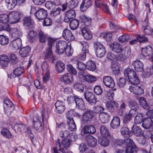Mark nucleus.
I'll list each match as a JSON object with an SVG mask.
<instances>
[{"instance_id": "4c0bfd02", "label": "nucleus", "mask_w": 153, "mask_h": 153, "mask_svg": "<svg viewBox=\"0 0 153 153\" xmlns=\"http://www.w3.org/2000/svg\"><path fill=\"white\" fill-rule=\"evenodd\" d=\"M56 71L59 73H61L64 71L65 65L62 62L59 61L56 63Z\"/></svg>"}, {"instance_id": "8fccbe9b", "label": "nucleus", "mask_w": 153, "mask_h": 153, "mask_svg": "<svg viewBox=\"0 0 153 153\" xmlns=\"http://www.w3.org/2000/svg\"><path fill=\"white\" fill-rule=\"evenodd\" d=\"M24 72V69L23 67H19L16 68L13 71V73L15 76L18 77L22 75Z\"/></svg>"}, {"instance_id": "7c9ffc66", "label": "nucleus", "mask_w": 153, "mask_h": 153, "mask_svg": "<svg viewBox=\"0 0 153 153\" xmlns=\"http://www.w3.org/2000/svg\"><path fill=\"white\" fill-rule=\"evenodd\" d=\"M91 5L90 0H83L80 6V10L82 11H85Z\"/></svg>"}, {"instance_id": "052dcab7", "label": "nucleus", "mask_w": 153, "mask_h": 153, "mask_svg": "<svg viewBox=\"0 0 153 153\" xmlns=\"http://www.w3.org/2000/svg\"><path fill=\"white\" fill-rule=\"evenodd\" d=\"M67 68L68 71L71 74L74 75L76 74L77 73L76 69L74 68L72 65L70 64L67 65Z\"/></svg>"}, {"instance_id": "6e6d98bb", "label": "nucleus", "mask_w": 153, "mask_h": 153, "mask_svg": "<svg viewBox=\"0 0 153 153\" xmlns=\"http://www.w3.org/2000/svg\"><path fill=\"white\" fill-rule=\"evenodd\" d=\"M39 41L41 42L44 43L47 40V36L42 31L39 32Z\"/></svg>"}, {"instance_id": "de8ad7c7", "label": "nucleus", "mask_w": 153, "mask_h": 153, "mask_svg": "<svg viewBox=\"0 0 153 153\" xmlns=\"http://www.w3.org/2000/svg\"><path fill=\"white\" fill-rule=\"evenodd\" d=\"M86 68L90 71H94L96 69L95 63L92 61H88L86 65Z\"/></svg>"}, {"instance_id": "cd10ccee", "label": "nucleus", "mask_w": 153, "mask_h": 153, "mask_svg": "<svg viewBox=\"0 0 153 153\" xmlns=\"http://www.w3.org/2000/svg\"><path fill=\"white\" fill-rule=\"evenodd\" d=\"M27 126L22 124H16L13 126V129L16 132H23L26 131Z\"/></svg>"}, {"instance_id": "20e7f679", "label": "nucleus", "mask_w": 153, "mask_h": 153, "mask_svg": "<svg viewBox=\"0 0 153 153\" xmlns=\"http://www.w3.org/2000/svg\"><path fill=\"white\" fill-rule=\"evenodd\" d=\"M73 111H68L66 114V117L67 119V125L68 129L71 131H75L76 130V125L73 119Z\"/></svg>"}, {"instance_id": "5fc2aeb1", "label": "nucleus", "mask_w": 153, "mask_h": 153, "mask_svg": "<svg viewBox=\"0 0 153 153\" xmlns=\"http://www.w3.org/2000/svg\"><path fill=\"white\" fill-rule=\"evenodd\" d=\"M7 4V7L9 9H12L14 8L17 4L16 0H5Z\"/></svg>"}, {"instance_id": "9d476101", "label": "nucleus", "mask_w": 153, "mask_h": 153, "mask_svg": "<svg viewBox=\"0 0 153 153\" xmlns=\"http://www.w3.org/2000/svg\"><path fill=\"white\" fill-rule=\"evenodd\" d=\"M84 96L86 100L91 105L95 104L96 102V98L92 92L86 91L84 92Z\"/></svg>"}, {"instance_id": "603ef678", "label": "nucleus", "mask_w": 153, "mask_h": 153, "mask_svg": "<svg viewBox=\"0 0 153 153\" xmlns=\"http://www.w3.org/2000/svg\"><path fill=\"white\" fill-rule=\"evenodd\" d=\"M78 21L74 19L71 20L70 23V27L71 29L74 30L76 29L79 26Z\"/></svg>"}, {"instance_id": "473e14b6", "label": "nucleus", "mask_w": 153, "mask_h": 153, "mask_svg": "<svg viewBox=\"0 0 153 153\" xmlns=\"http://www.w3.org/2000/svg\"><path fill=\"white\" fill-rule=\"evenodd\" d=\"M9 61L8 57L5 55L0 56V65L3 67H7Z\"/></svg>"}, {"instance_id": "338daca9", "label": "nucleus", "mask_w": 153, "mask_h": 153, "mask_svg": "<svg viewBox=\"0 0 153 153\" xmlns=\"http://www.w3.org/2000/svg\"><path fill=\"white\" fill-rule=\"evenodd\" d=\"M112 36V34L110 33H106L105 32H103L101 34V36L107 41L111 40Z\"/></svg>"}, {"instance_id": "1a4fd4ad", "label": "nucleus", "mask_w": 153, "mask_h": 153, "mask_svg": "<svg viewBox=\"0 0 153 153\" xmlns=\"http://www.w3.org/2000/svg\"><path fill=\"white\" fill-rule=\"evenodd\" d=\"M67 44L64 41H60L56 44V52L58 54H61L63 53L65 49L67 48Z\"/></svg>"}, {"instance_id": "09e8293b", "label": "nucleus", "mask_w": 153, "mask_h": 153, "mask_svg": "<svg viewBox=\"0 0 153 153\" xmlns=\"http://www.w3.org/2000/svg\"><path fill=\"white\" fill-rule=\"evenodd\" d=\"M45 5V7L47 9L51 10L58 7L54 1H46Z\"/></svg>"}, {"instance_id": "423d86ee", "label": "nucleus", "mask_w": 153, "mask_h": 153, "mask_svg": "<svg viewBox=\"0 0 153 153\" xmlns=\"http://www.w3.org/2000/svg\"><path fill=\"white\" fill-rule=\"evenodd\" d=\"M131 108L129 112L126 114L123 117V123H126L130 121L133 116L132 113L133 111L136 112L138 110L139 106H131Z\"/></svg>"}, {"instance_id": "f8f14e48", "label": "nucleus", "mask_w": 153, "mask_h": 153, "mask_svg": "<svg viewBox=\"0 0 153 153\" xmlns=\"http://www.w3.org/2000/svg\"><path fill=\"white\" fill-rule=\"evenodd\" d=\"M8 27H5L4 29L7 31H10V34L12 37L13 39L19 38V37L21 36V32L17 28H10L9 25Z\"/></svg>"}, {"instance_id": "37998d69", "label": "nucleus", "mask_w": 153, "mask_h": 153, "mask_svg": "<svg viewBox=\"0 0 153 153\" xmlns=\"http://www.w3.org/2000/svg\"><path fill=\"white\" fill-rule=\"evenodd\" d=\"M1 134L4 137L10 139L12 138V135L10 131L6 128H4L1 130Z\"/></svg>"}, {"instance_id": "0eeeda50", "label": "nucleus", "mask_w": 153, "mask_h": 153, "mask_svg": "<svg viewBox=\"0 0 153 153\" xmlns=\"http://www.w3.org/2000/svg\"><path fill=\"white\" fill-rule=\"evenodd\" d=\"M114 143L116 144L119 146H121L124 143L126 145V147H129L132 145L134 146L135 145L133 141L129 138H127L124 140L118 138L115 140Z\"/></svg>"}, {"instance_id": "f704fd0d", "label": "nucleus", "mask_w": 153, "mask_h": 153, "mask_svg": "<svg viewBox=\"0 0 153 153\" xmlns=\"http://www.w3.org/2000/svg\"><path fill=\"white\" fill-rule=\"evenodd\" d=\"M121 135L125 137H130L131 135V133L129 131L128 128L126 127L123 126L120 130Z\"/></svg>"}, {"instance_id": "2f4dec72", "label": "nucleus", "mask_w": 153, "mask_h": 153, "mask_svg": "<svg viewBox=\"0 0 153 153\" xmlns=\"http://www.w3.org/2000/svg\"><path fill=\"white\" fill-rule=\"evenodd\" d=\"M30 48L28 46L22 48L19 51V54L22 57H26L30 54Z\"/></svg>"}, {"instance_id": "69168bd1", "label": "nucleus", "mask_w": 153, "mask_h": 153, "mask_svg": "<svg viewBox=\"0 0 153 153\" xmlns=\"http://www.w3.org/2000/svg\"><path fill=\"white\" fill-rule=\"evenodd\" d=\"M122 52L126 57L127 58L129 57L131 54V49L129 47H126L123 48Z\"/></svg>"}, {"instance_id": "f257e3e1", "label": "nucleus", "mask_w": 153, "mask_h": 153, "mask_svg": "<svg viewBox=\"0 0 153 153\" xmlns=\"http://www.w3.org/2000/svg\"><path fill=\"white\" fill-rule=\"evenodd\" d=\"M124 73L125 77L128 78L131 83L136 85L130 87L129 89L130 91L138 95L143 94L144 91L143 88L136 85L139 83L140 80L135 71L130 68H127L124 70Z\"/></svg>"}, {"instance_id": "a878e982", "label": "nucleus", "mask_w": 153, "mask_h": 153, "mask_svg": "<svg viewBox=\"0 0 153 153\" xmlns=\"http://www.w3.org/2000/svg\"><path fill=\"white\" fill-rule=\"evenodd\" d=\"M137 41L139 42L140 43L147 42L148 41V39L145 36H141L140 35H138L136 39L130 41L129 43L130 45H133L136 44Z\"/></svg>"}, {"instance_id": "c03bdc74", "label": "nucleus", "mask_w": 153, "mask_h": 153, "mask_svg": "<svg viewBox=\"0 0 153 153\" xmlns=\"http://www.w3.org/2000/svg\"><path fill=\"white\" fill-rule=\"evenodd\" d=\"M100 133L102 137H108L110 135L109 130L106 127L104 126H101Z\"/></svg>"}, {"instance_id": "6e6552de", "label": "nucleus", "mask_w": 153, "mask_h": 153, "mask_svg": "<svg viewBox=\"0 0 153 153\" xmlns=\"http://www.w3.org/2000/svg\"><path fill=\"white\" fill-rule=\"evenodd\" d=\"M71 143V140L68 138H64L61 141V142H60L59 140L58 139L56 141V146L57 148L58 147L59 148L63 147L66 149L69 148Z\"/></svg>"}, {"instance_id": "393cba45", "label": "nucleus", "mask_w": 153, "mask_h": 153, "mask_svg": "<svg viewBox=\"0 0 153 153\" xmlns=\"http://www.w3.org/2000/svg\"><path fill=\"white\" fill-rule=\"evenodd\" d=\"M143 27H144V33L146 34L150 35L153 32L152 29L148 25V21L147 18H146L143 23Z\"/></svg>"}, {"instance_id": "ddd939ff", "label": "nucleus", "mask_w": 153, "mask_h": 153, "mask_svg": "<svg viewBox=\"0 0 153 153\" xmlns=\"http://www.w3.org/2000/svg\"><path fill=\"white\" fill-rule=\"evenodd\" d=\"M9 22L11 24L16 23L20 19L19 13L18 12H12L9 14Z\"/></svg>"}, {"instance_id": "c9c22d12", "label": "nucleus", "mask_w": 153, "mask_h": 153, "mask_svg": "<svg viewBox=\"0 0 153 153\" xmlns=\"http://www.w3.org/2000/svg\"><path fill=\"white\" fill-rule=\"evenodd\" d=\"M131 131L134 135L137 136H141L143 134L141 129L136 125L132 126Z\"/></svg>"}, {"instance_id": "aec40b11", "label": "nucleus", "mask_w": 153, "mask_h": 153, "mask_svg": "<svg viewBox=\"0 0 153 153\" xmlns=\"http://www.w3.org/2000/svg\"><path fill=\"white\" fill-rule=\"evenodd\" d=\"M103 82L106 86L110 88H113L115 85L113 79L109 76H104L103 78Z\"/></svg>"}, {"instance_id": "72a5a7b5", "label": "nucleus", "mask_w": 153, "mask_h": 153, "mask_svg": "<svg viewBox=\"0 0 153 153\" xmlns=\"http://www.w3.org/2000/svg\"><path fill=\"white\" fill-rule=\"evenodd\" d=\"M110 116L107 113L105 112L101 113L99 115V118L101 122L104 123H107L110 118Z\"/></svg>"}, {"instance_id": "4d7b16f0", "label": "nucleus", "mask_w": 153, "mask_h": 153, "mask_svg": "<svg viewBox=\"0 0 153 153\" xmlns=\"http://www.w3.org/2000/svg\"><path fill=\"white\" fill-rule=\"evenodd\" d=\"M9 21V15L4 14L0 15V23H6Z\"/></svg>"}, {"instance_id": "3c124183", "label": "nucleus", "mask_w": 153, "mask_h": 153, "mask_svg": "<svg viewBox=\"0 0 153 153\" xmlns=\"http://www.w3.org/2000/svg\"><path fill=\"white\" fill-rule=\"evenodd\" d=\"M143 116L141 113L137 114L134 117V121L136 124H140L143 123Z\"/></svg>"}, {"instance_id": "b1692460", "label": "nucleus", "mask_w": 153, "mask_h": 153, "mask_svg": "<svg viewBox=\"0 0 153 153\" xmlns=\"http://www.w3.org/2000/svg\"><path fill=\"white\" fill-rule=\"evenodd\" d=\"M62 36L64 38L68 41H73L75 37L71 31L67 29H65L63 32Z\"/></svg>"}, {"instance_id": "4468645a", "label": "nucleus", "mask_w": 153, "mask_h": 153, "mask_svg": "<svg viewBox=\"0 0 153 153\" xmlns=\"http://www.w3.org/2000/svg\"><path fill=\"white\" fill-rule=\"evenodd\" d=\"M94 116V112L91 111H87L82 115V119L84 123H85L90 121Z\"/></svg>"}, {"instance_id": "e2e57ef3", "label": "nucleus", "mask_w": 153, "mask_h": 153, "mask_svg": "<svg viewBox=\"0 0 153 153\" xmlns=\"http://www.w3.org/2000/svg\"><path fill=\"white\" fill-rule=\"evenodd\" d=\"M70 134V132L68 130L62 131L59 132L60 136L62 138H67L69 136Z\"/></svg>"}, {"instance_id": "9b49d317", "label": "nucleus", "mask_w": 153, "mask_h": 153, "mask_svg": "<svg viewBox=\"0 0 153 153\" xmlns=\"http://www.w3.org/2000/svg\"><path fill=\"white\" fill-rule=\"evenodd\" d=\"M96 132L95 127L92 125L88 124L85 126L81 131V134L84 135L85 134H93Z\"/></svg>"}, {"instance_id": "79ce46f5", "label": "nucleus", "mask_w": 153, "mask_h": 153, "mask_svg": "<svg viewBox=\"0 0 153 153\" xmlns=\"http://www.w3.org/2000/svg\"><path fill=\"white\" fill-rule=\"evenodd\" d=\"M84 80L88 83H91L96 81L97 80V78L94 76L90 74H87L84 76Z\"/></svg>"}, {"instance_id": "dca6fc26", "label": "nucleus", "mask_w": 153, "mask_h": 153, "mask_svg": "<svg viewBox=\"0 0 153 153\" xmlns=\"http://www.w3.org/2000/svg\"><path fill=\"white\" fill-rule=\"evenodd\" d=\"M60 79L67 84H70L74 81V78L71 74H65L60 77Z\"/></svg>"}, {"instance_id": "7ed1b4c3", "label": "nucleus", "mask_w": 153, "mask_h": 153, "mask_svg": "<svg viewBox=\"0 0 153 153\" xmlns=\"http://www.w3.org/2000/svg\"><path fill=\"white\" fill-rule=\"evenodd\" d=\"M82 24L85 25H82L81 27V30L83 36L86 39H90L92 37V35L90 30L87 27L88 26L87 23L89 22V20L85 16L82 17Z\"/></svg>"}, {"instance_id": "bf43d9fd", "label": "nucleus", "mask_w": 153, "mask_h": 153, "mask_svg": "<svg viewBox=\"0 0 153 153\" xmlns=\"http://www.w3.org/2000/svg\"><path fill=\"white\" fill-rule=\"evenodd\" d=\"M14 106H6L5 107H4L5 113L7 115L10 114L14 109Z\"/></svg>"}, {"instance_id": "58836bf2", "label": "nucleus", "mask_w": 153, "mask_h": 153, "mask_svg": "<svg viewBox=\"0 0 153 153\" xmlns=\"http://www.w3.org/2000/svg\"><path fill=\"white\" fill-rule=\"evenodd\" d=\"M23 21L24 25L28 27V28H31L33 27V22L29 17H25L24 18Z\"/></svg>"}, {"instance_id": "13d9d810", "label": "nucleus", "mask_w": 153, "mask_h": 153, "mask_svg": "<svg viewBox=\"0 0 153 153\" xmlns=\"http://www.w3.org/2000/svg\"><path fill=\"white\" fill-rule=\"evenodd\" d=\"M78 4L77 0H71L68 3V7L72 9L76 7Z\"/></svg>"}, {"instance_id": "a18cd8bd", "label": "nucleus", "mask_w": 153, "mask_h": 153, "mask_svg": "<svg viewBox=\"0 0 153 153\" xmlns=\"http://www.w3.org/2000/svg\"><path fill=\"white\" fill-rule=\"evenodd\" d=\"M152 52V48L150 46L142 49V53L143 56H149Z\"/></svg>"}, {"instance_id": "4be33fe9", "label": "nucleus", "mask_w": 153, "mask_h": 153, "mask_svg": "<svg viewBox=\"0 0 153 153\" xmlns=\"http://www.w3.org/2000/svg\"><path fill=\"white\" fill-rule=\"evenodd\" d=\"M85 139L88 145L91 147H95L97 144V139L91 135H86Z\"/></svg>"}, {"instance_id": "a19ab883", "label": "nucleus", "mask_w": 153, "mask_h": 153, "mask_svg": "<svg viewBox=\"0 0 153 153\" xmlns=\"http://www.w3.org/2000/svg\"><path fill=\"white\" fill-rule=\"evenodd\" d=\"M99 143L102 146L106 147L109 144V141L106 137H102L99 138L98 140Z\"/></svg>"}, {"instance_id": "864d4df0", "label": "nucleus", "mask_w": 153, "mask_h": 153, "mask_svg": "<svg viewBox=\"0 0 153 153\" xmlns=\"http://www.w3.org/2000/svg\"><path fill=\"white\" fill-rule=\"evenodd\" d=\"M9 42L8 38L3 35H0V44L2 45H7Z\"/></svg>"}, {"instance_id": "a211bd4d", "label": "nucleus", "mask_w": 153, "mask_h": 153, "mask_svg": "<svg viewBox=\"0 0 153 153\" xmlns=\"http://www.w3.org/2000/svg\"><path fill=\"white\" fill-rule=\"evenodd\" d=\"M137 148L136 145L131 146L129 147H126V151L123 149H119L117 151V153H137Z\"/></svg>"}, {"instance_id": "c85d7f7f", "label": "nucleus", "mask_w": 153, "mask_h": 153, "mask_svg": "<svg viewBox=\"0 0 153 153\" xmlns=\"http://www.w3.org/2000/svg\"><path fill=\"white\" fill-rule=\"evenodd\" d=\"M10 45L14 48L19 49L22 45V40L20 38L14 39L10 43Z\"/></svg>"}, {"instance_id": "bb28decb", "label": "nucleus", "mask_w": 153, "mask_h": 153, "mask_svg": "<svg viewBox=\"0 0 153 153\" xmlns=\"http://www.w3.org/2000/svg\"><path fill=\"white\" fill-rule=\"evenodd\" d=\"M132 65L136 71L141 72L143 71V64L140 60H137L134 61Z\"/></svg>"}, {"instance_id": "2eb2a0df", "label": "nucleus", "mask_w": 153, "mask_h": 153, "mask_svg": "<svg viewBox=\"0 0 153 153\" xmlns=\"http://www.w3.org/2000/svg\"><path fill=\"white\" fill-rule=\"evenodd\" d=\"M81 44L82 46V52L80 55L79 58L82 60H85L86 57V54L88 53L89 46L88 43L85 42L81 43Z\"/></svg>"}, {"instance_id": "6ab92c4d", "label": "nucleus", "mask_w": 153, "mask_h": 153, "mask_svg": "<svg viewBox=\"0 0 153 153\" xmlns=\"http://www.w3.org/2000/svg\"><path fill=\"white\" fill-rule=\"evenodd\" d=\"M36 17L39 19H44L47 16V10L43 8H40L35 12Z\"/></svg>"}, {"instance_id": "0e129e2a", "label": "nucleus", "mask_w": 153, "mask_h": 153, "mask_svg": "<svg viewBox=\"0 0 153 153\" xmlns=\"http://www.w3.org/2000/svg\"><path fill=\"white\" fill-rule=\"evenodd\" d=\"M107 56V58L111 61H117V56L112 53L110 52L108 53Z\"/></svg>"}, {"instance_id": "ea45409f", "label": "nucleus", "mask_w": 153, "mask_h": 153, "mask_svg": "<svg viewBox=\"0 0 153 153\" xmlns=\"http://www.w3.org/2000/svg\"><path fill=\"white\" fill-rule=\"evenodd\" d=\"M111 48L112 47V50L114 52L117 53H120L122 51V48L120 44L117 42L114 43L110 45Z\"/></svg>"}, {"instance_id": "39448f33", "label": "nucleus", "mask_w": 153, "mask_h": 153, "mask_svg": "<svg viewBox=\"0 0 153 153\" xmlns=\"http://www.w3.org/2000/svg\"><path fill=\"white\" fill-rule=\"evenodd\" d=\"M94 47L97 56L99 57H102L105 54V51L104 46L99 42H94Z\"/></svg>"}, {"instance_id": "5701e85b", "label": "nucleus", "mask_w": 153, "mask_h": 153, "mask_svg": "<svg viewBox=\"0 0 153 153\" xmlns=\"http://www.w3.org/2000/svg\"><path fill=\"white\" fill-rule=\"evenodd\" d=\"M153 125V122L151 118H145L143 120L142 126L145 129H148Z\"/></svg>"}, {"instance_id": "412c9836", "label": "nucleus", "mask_w": 153, "mask_h": 153, "mask_svg": "<svg viewBox=\"0 0 153 153\" xmlns=\"http://www.w3.org/2000/svg\"><path fill=\"white\" fill-rule=\"evenodd\" d=\"M75 12L74 10L71 9L67 11L65 13L64 21L68 22L71 19L75 18Z\"/></svg>"}, {"instance_id": "f03ea898", "label": "nucleus", "mask_w": 153, "mask_h": 153, "mask_svg": "<svg viewBox=\"0 0 153 153\" xmlns=\"http://www.w3.org/2000/svg\"><path fill=\"white\" fill-rule=\"evenodd\" d=\"M42 107V121H40L39 118L37 117H34L33 118V128L35 130L38 132H41L44 129V116L45 115V110H43L45 106H43Z\"/></svg>"}, {"instance_id": "e433bc0d", "label": "nucleus", "mask_w": 153, "mask_h": 153, "mask_svg": "<svg viewBox=\"0 0 153 153\" xmlns=\"http://www.w3.org/2000/svg\"><path fill=\"white\" fill-rule=\"evenodd\" d=\"M28 39L31 43H33L36 41L38 36L37 33L35 31L31 30L28 34Z\"/></svg>"}, {"instance_id": "49530a36", "label": "nucleus", "mask_w": 153, "mask_h": 153, "mask_svg": "<svg viewBox=\"0 0 153 153\" xmlns=\"http://www.w3.org/2000/svg\"><path fill=\"white\" fill-rule=\"evenodd\" d=\"M61 10V8L58 6L51 11L50 15L53 18L56 17L60 14Z\"/></svg>"}, {"instance_id": "774afa93", "label": "nucleus", "mask_w": 153, "mask_h": 153, "mask_svg": "<svg viewBox=\"0 0 153 153\" xmlns=\"http://www.w3.org/2000/svg\"><path fill=\"white\" fill-rule=\"evenodd\" d=\"M126 83V80L123 78H120L117 82V84L118 86L122 88L124 87Z\"/></svg>"}, {"instance_id": "c756f323", "label": "nucleus", "mask_w": 153, "mask_h": 153, "mask_svg": "<svg viewBox=\"0 0 153 153\" xmlns=\"http://www.w3.org/2000/svg\"><path fill=\"white\" fill-rule=\"evenodd\" d=\"M120 125V119L117 116H114L112 120L110 125L111 127L114 129L118 128Z\"/></svg>"}, {"instance_id": "680f3d73", "label": "nucleus", "mask_w": 153, "mask_h": 153, "mask_svg": "<svg viewBox=\"0 0 153 153\" xmlns=\"http://www.w3.org/2000/svg\"><path fill=\"white\" fill-rule=\"evenodd\" d=\"M76 67L77 69L81 71H84L86 68V65L83 62L79 61L77 62Z\"/></svg>"}, {"instance_id": "f3484780", "label": "nucleus", "mask_w": 153, "mask_h": 153, "mask_svg": "<svg viewBox=\"0 0 153 153\" xmlns=\"http://www.w3.org/2000/svg\"><path fill=\"white\" fill-rule=\"evenodd\" d=\"M44 58L46 60H48L53 63L55 58L52 51V49L47 48L44 54Z\"/></svg>"}]
</instances>
